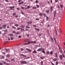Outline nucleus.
<instances>
[{
	"label": "nucleus",
	"instance_id": "obj_1",
	"mask_svg": "<svg viewBox=\"0 0 65 65\" xmlns=\"http://www.w3.org/2000/svg\"><path fill=\"white\" fill-rule=\"evenodd\" d=\"M36 42L35 41H31L30 42L28 41L27 43H24L23 45H28L30 43H36Z\"/></svg>",
	"mask_w": 65,
	"mask_h": 65
},
{
	"label": "nucleus",
	"instance_id": "obj_2",
	"mask_svg": "<svg viewBox=\"0 0 65 65\" xmlns=\"http://www.w3.org/2000/svg\"><path fill=\"white\" fill-rule=\"evenodd\" d=\"M21 63L22 64H27V62L25 61H21Z\"/></svg>",
	"mask_w": 65,
	"mask_h": 65
},
{
	"label": "nucleus",
	"instance_id": "obj_3",
	"mask_svg": "<svg viewBox=\"0 0 65 65\" xmlns=\"http://www.w3.org/2000/svg\"><path fill=\"white\" fill-rule=\"evenodd\" d=\"M57 13V12L56 11H55L54 12V17H56V13Z\"/></svg>",
	"mask_w": 65,
	"mask_h": 65
},
{
	"label": "nucleus",
	"instance_id": "obj_4",
	"mask_svg": "<svg viewBox=\"0 0 65 65\" xmlns=\"http://www.w3.org/2000/svg\"><path fill=\"white\" fill-rule=\"evenodd\" d=\"M26 50H27V51H28L29 53H31L32 51L31 50L28 48H26Z\"/></svg>",
	"mask_w": 65,
	"mask_h": 65
},
{
	"label": "nucleus",
	"instance_id": "obj_5",
	"mask_svg": "<svg viewBox=\"0 0 65 65\" xmlns=\"http://www.w3.org/2000/svg\"><path fill=\"white\" fill-rule=\"evenodd\" d=\"M43 49V48H39L37 50V51H38V52H40V51H42Z\"/></svg>",
	"mask_w": 65,
	"mask_h": 65
},
{
	"label": "nucleus",
	"instance_id": "obj_6",
	"mask_svg": "<svg viewBox=\"0 0 65 65\" xmlns=\"http://www.w3.org/2000/svg\"><path fill=\"white\" fill-rule=\"evenodd\" d=\"M59 49L60 52L61 53H62V50H61V48L60 47H59Z\"/></svg>",
	"mask_w": 65,
	"mask_h": 65
},
{
	"label": "nucleus",
	"instance_id": "obj_7",
	"mask_svg": "<svg viewBox=\"0 0 65 65\" xmlns=\"http://www.w3.org/2000/svg\"><path fill=\"white\" fill-rule=\"evenodd\" d=\"M42 53H44V54H45V51H44V48H43V49H42Z\"/></svg>",
	"mask_w": 65,
	"mask_h": 65
},
{
	"label": "nucleus",
	"instance_id": "obj_8",
	"mask_svg": "<svg viewBox=\"0 0 65 65\" xmlns=\"http://www.w3.org/2000/svg\"><path fill=\"white\" fill-rule=\"evenodd\" d=\"M59 57L60 58V60H62L63 59V58L62 57V56L61 55H59Z\"/></svg>",
	"mask_w": 65,
	"mask_h": 65
},
{
	"label": "nucleus",
	"instance_id": "obj_9",
	"mask_svg": "<svg viewBox=\"0 0 65 65\" xmlns=\"http://www.w3.org/2000/svg\"><path fill=\"white\" fill-rule=\"evenodd\" d=\"M6 27V25H4L3 26V28H5V27Z\"/></svg>",
	"mask_w": 65,
	"mask_h": 65
},
{
	"label": "nucleus",
	"instance_id": "obj_10",
	"mask_svg": "<svg viewBox=\"0 0 65 65\" xmlns=\"http://www.w3.org/2000/svg\"><path fill=\"white\" fill-rule=\"evenodd\" d=\"M9 36H13V35L12 34H9Z\"/></svg>",
	"mask_w": 65,
	"mask_h": 65
},
{
	"label": "nucleus",
	"instance_id": "obj_11",
	"mask_svg": "<svg viewBox=\"0 0 65 65\" xmlns=\"http://www.w3.org/2000/svg\"><path fill=\"white\" fill-rule=\"evenodd\" d=\"M9 8H10L11 10H12L13 9L12 8H14V7L13 6V7H9Z\"/></svg>",
	"mask_w": 65,
	"mask_h": 65
},
{
	"label": "nucleus",
	"instance_id": "obj_12",
	"mask_svg": "<svg viewBox=\"0 0 65 65\" xmlns=\"http://www.w3.org/2000/svg\"><path fill=\"white\" fill-rule=\"evenodd\" d=\"M32 53H34V54H36L37 53V52L35 50L34 51L32 52Z\"/></svg>",
	"mask_w": 65,
	"mask_h": 65
},
{
	"label": "nucleus",
	"instance_id": "obj_13",
	"mask_svg": "<svg viewBox=\"0 0 65 65\" xmlns=\"http://www.w3.org/2000/svg\"><path fill=\"white\" fill-rule=\"evenodd\" d=\"M5 50H6V53L8 51H9V49H8V50H7V49H5Z\"/></svg>",
	"mask_w": 65,
	"mask_h": 65
},
{
	"label": "nucleus",
	"instance_id": "obj_14",
	"mask_svg": "<svg viewBox=\"0 0 65 65\" xmlns=\"http://www.w3.org/2000/svg\"><path fill=\"white\" fill-rule=\"evenodd\" d=\"M21 56H23V57H26V55H24L23 54H21Z\"/></svg>",
	"mask_w": 65,
	"mask_h": 65
},
{
	"label": "nucleus",
	"instance_id": "obj_15",
	"mask_svg": "<svg viewBox=\"0 0 65 65\" xmlns=\"http://www.w3.org/2000/svg\"><path fill=\"white\" fill-rule=\"evenodd\" d=\"M55 57L56 58H58V55L57 53H55Z\"/></svg>",
	"mask_w": 65,
	"mask_h": 65
},
{
	"label": "nucleus",
	"instance_id": "obj_16",
	"mask_svg": "<svg viewBox=\"0 0 65 65\" xmlns=\"http://www.w3.org/2000/svg\"><path fill=\"white\" fill-rule=\"evenodd\" d=\"M57 60V58H55L53 59V61H56Z\"/></svg>",
	"mask_w": 65,
	"mask_h": 65
},
{
	"label": "nucleus",
	"instance_id": "obj_17",
	"mask_svg": "<svg viewBox=\"0 0 65 65\" xmlns=\"http://www.w3.org/2000/svg\"><path fill=\"white\" fill-rule=\"evenodd\" d=\"M60 7H61V8H62L64 6L62 4H60Z\"/></svg>",
	"mask_w": 65,
	"mask_h": 65
},
{
	"label": "nucleus",
	"instance_id": "obj_18",
	"mask_svg": "<svg viewBox=\"0 0 65 65\" xmlns=\"http://www.w3.org/2000/svg\"><path fill=\"white\" fill-rule=\"evenodd\" d=\"M46 54L47 55H48L50 54V52L48 51H47L46 53Z\"/></svg>",
	"mask_w": 65,
	"mask_h": 65
},
{
	"label": "nucleus",
	"instance_id": "obj_19",
	"mask_svg": "<svg viewBox=\"0 0 65 65\" xmlns=\"http://www.w3.org/2000/svg\"><path fill=\"white\" fill-rule=\"evenodd\" d=\"M25 26H24L23 25H22L20 27H21V28H24V27Z\"/></svg>",
	"mask_w": 65,
	"mask_h": 65
},
{
	"label": "nucleus",
	"instance_id": "obj_20",
	"mask_svg": "<svg viewBox=\"0 0 65 65\" xmlns=\"http://www.w3.org/2000/svg\"><path fill=\"white\" fill-rule=\"evenodd\" d=\"M10 39L11 40H13V39H14L12 37H10Z\"/></svg>",
	"mask_w": 65,
	"mask_h": 65
},
{
	"label": "nucleus",
	"instance_id": "obj_21",
	"mask_svg": "<svg viewBox=\"0 0 65 65\" xmlns=\"http://www.w3.org/2000/svg\"><path fill=\"white\" fill-rule=\"evenodd\" d=\"M26 28H28L29 29H30V27H29L28 26H26Z\"/></svg>",
	"mask_w": 65,
	"mask_h": 65
},
{
	"label": "nucleus",
	"instance_id": "obj_22",
	"mask_svg": "<svg viewBox=\"0 0 65 65\" xmlns=\"http://www.w3.org/2000/svg\"><path fill=\"white\" fill-rule=\"evenodd\" d=\"M46 21H48V17L47 16L46 17Z\"/></svg>",
	"mask_w": 65,
	"mask_h": 65
},
{
	"label": "nucleus",
	"instance_id": "obj_23",
	"mask_svg": "<svg viewBox=\"0 0 65 65\" xmlns=\"http://www.w3.org/2000/svg\"><path fill=\"white\" fill-rule=\"evenodd\" d=\"M35 30H37V31H39V29L36 28H35Z\"/></svg>",
	"mask_w": 65,
	"mask_h": 65
},
{
	"label": "nucleus",
	"instance_id": "obj_24",
	"mask_svg": "<svg viewBox=\"0 0 65 65\" xmlns=\"http://www.w3.org/2000/svg\"><path fill=\"white\" fill-rule=\"evenodd\" d=\"M45 57V56L43 57H41V58L42 59H44V58Z\"/></svg>",
	"mask_w": 65,
	"mask_h": 65
},
{
	"label": "nucleus",
	"instance_id": "obj_25",
	"mask_svg": "<svg viewBox=\"0 0 65 65\" xmlns=\"http://www.w3.org/2000/svg\"><path fill=\"white\" fill-rule=\"evenodd\" d=\"M32 22H31V21H30L29 22H28L27 23L28 24H31V23H32Z\"/></svg>",
	"mask_w": 65,
	"mask_h": 65
},
{
	"label": "nucleus",
	"instance_id": "obj_26",
	"mask_svg": "<svg viewBox=\"0 0 65 65\" xmlns=\"http://www.w3.org/2000/svg\"><path fill=\"white\" fill-rule=\"evenodd\" d=\"M43 62L42 61L41 62V65H43Z\"/></svg>",
	"mask_w": 65,
	"mask_h": 65
},
{
	"label": "nucleus",
	"instance_id": "obj_27",
	"mask_svg": "<svg viewBox=\"0 0 65 65\" xmlns=\"http://www.w3.org/2000/svg\"><path fill=\"white\" fill-rule=\"evenodd\" d=\"M1 59H4V57L3 56H2L1 57Z\"/></svg>",
	"mask_w": 65,
	"mask_h": 65
},
{
	"label": "nucleus",
	"instance_id": "obj_28",
	"mask_svg": "<svg viewBox=\"0 0 65 65\" xmlns=\"http://www.w3.org/2000/svg\"><path fill=\"white\" fill-rule=\"evenodd\" d=\"M49 12H50V11L49 10H48V11H46V13H48Z\"/></svg>",
	"mask_w": 65,
	"mask_h": 65
},
{
	"label": "nucleus",
	"instance_id": "obj_29",
	"mask_svg": "<svg viewBox=\"0 0 65 65\" xmlns=\"http://www.w3.org/2000/svg\"><path fill=\"white\" fill-rule=\"evenodd\" d=\"M14 26H19V25L18 24H15Z\"/></svg>",
	"mask_w": 65,
	"mask_h": 65
},
{
	"label": "nucleus",
	"instance_id": "obj_30",
	"mask_svg": "<svg viewBox=\"0 0 65 65\" xmlns=\"http://www.w3.org/2000/svg\"><path fill=\"white\" fill-rule=\"evenodd\" d=\"M42 13H41L39 14V15H40V16H42Z\"/></svg>",
	"mask_w": 65,
	"mask_h": 65
},
{
	"label": "nucleus",
	"instance_id": "obj_31",
	"mask_svg": "<svg viewBox=\"0 0 65 65\" xmlns=\"http://www.w3.org/2000/svg\"><path fill=\"white\" fill-rule=\"evenodd\" d=\"M8 40H10V38L9 37H8Z\"/></svg>",
	"mask_w": 65,
	"mask_h": 65
},
{
	"label": "nucleus",
	"instance_id": "obj_32",
	"mask_svg": "<svg viewBox=\"0 0 65 65\" xmlns=\"http://www.w3.org/2000/svg\"><path fill=\"white\" fill-rule=\"evenodd\" d=\"M51 40H52V41H53V38H52V37H51Z\"/></svg>",
	"mask_w": 65,
	"mask_h": 65
},
{
	"label": "nucleus",
	"instance_id": "obj_33",
	"mask_svg": "<svg viewBox=\"0 0 65 65\" xmlns=\"http://www.w3.org/2000/svg\"><path fill=\"white\" fill-rule=\"evenodd\" d=\"M53 54V52L51 51V52H50V55H52V54Z\"/></svg>",
	"mask_w": 65,
	"mask_h": 65
},
{
	"label": "nucleus",
	"instance_id": "obj_34",
	"mask_svg": "<svg viewBox=\"0 0 65 65\" xmlns=\"http://www.w3.org/2000/svg\"><path fill=\"white\" fill-rule=\"evenodd\" d=\"M21 31H24V29L23 28L22 29V28H21Z\"/></svg>",
	"mask_w": 65,
	"mask_h": 65
},
{
	"label": "nucleus",
	"instance_id": "obj_35",
	"mask_svg": "<svg viewBox=\"0 0 65 65\" xmlns=\"http://www.w3.org/2000/svg\"><path fill=\"white\" fill-rule=\"evenodd\" d=\"M37 8L36 7H34L32 8V9H36Z\"/></svg>",
	"mask_w": 65,
	"mask_h": 65
},
{
	"label": "nucleus",
	"instance_id": "obj_36",
	"mask_svg": "<svg viewBox=\"0 0 65 65\" xmlns=\"http://www.w3.org/2000/svg\"><path fill=\"white\" fill-rule=\"evenodd\" d=\"M10 56V55L9 54H8L7 56V57H9Z\"/></svg>",
	"mask_w": 65,
	"mask_h": 65
},
{
	"label": "nucleus",
	"instance_id": "obj_37",
	"mask_svg": "<svg viewBox=\"0 0 65 65\" xmlns=\"http://www.w3.org/2000/svg\"><path fill=\"white\" fill-rule=\"evenodd\" d=\"M21 8L22 9H23V10H24V7H21Z\"/></svg>",
	"mask_w": 65,
	"mask_h": 65
},
{
	"label": "nucleus",
	"instance_id": "obj_38",
	"mask_svg": "<svg viewBox=\"0 0 65 65\" xmlns=\"http://www.w3.org/2000/svg\"><path fill=\"white\" fill-rule=\"evenodd\" d=\"M54 39L55 41H56V38H55V37H54Z\"/></svg>",
	"mask_w": 65,
	"mask_h": 65
},
{
	"label": "nucleus",
	"instance_id": "obj_39",
	"mask_svg": "<svg viewBox=\"0 0 65 65\" xmlns=\"http://www.w3.org/2000/svg\"><path fill=\"white\" fill-rule=\"evenodd\" d=\"M18 38H21V36H18Z\"/></svg>",
	"mask_w": 65,
	"mask_h": 65
},
{
	"label": "nucleus",
	"instance_id": "obj_40",
	"mask_svg": "<svg viewBox=\"0 0 65 65\" xmlns=\"http://www.w3.org/2000/svg\"><path fill=\"white\" fill-rule=\"evenodd\" d=\"M58 0H55V2H58Z\"/></svg>",
	"mask_w": 65,
	"mask_h": 65
},
{
	"label": "nucleus",
	"instance_id": "obj_41",
	"mask_svg": "<svg viewBox=\"0 0 65 65\" xmlns=\"http://www.w3.org/2000/svg\"><path fill=\"white\" fill-rule=\"evenodd\" d=\"M16 14V13H13V15H15Z\"/></svg>",
	"mask_w": 65,
	"mask_h": 65
},
{
	"label": "nucleus",
	"instance_id": "obj_42",
	"mask_svg": "<svg viewBox=\"0 0 65 65\" xmlns=\"http://www.w3.org/2000/svg\"><path fill=\"white\" fill-rule=\"evenodd\" d=\"M16 34L17 35H18V34H19V32H17L16 33Z\"/></svg>",
	"mask_w": 65,
	"mask_h": 65
},
{
	"label": "nucleus",
	"instance_id": "obj_43",
	"mask_svg": "<svg viewBox=\"0 0 65 65\" xmlns=\"http://www.w3.org/2000/svg\"><path fill=\"white\" fill-rule=\"evenodd\" d=\"M26 35H27V36L28 37H29V35L26 34Z\"/></svg>",
	"mask_w": 65,
	"mask_h": 65
},
{
	"label": "nucleus",
	"instance_id": "obj_44",
	"mask_svg": "<svg viewBox=\"0 0 65 65\" xmlns=\"http://www.w3.org/2000/svg\"><path fill=\"white\" fill-rule=\"evenodd\" d=\"M21 29V28H17V30H20Z\"/></svg>",
	"mask_w": 65,
	"mask_h": 65
},
{
	"label": "nucleus",
	"instance_id": "obj_45",
	"mask_svg": "<svg viewBox=\"0 0 65 65\" xmlns=\"http://www.w3.org/2000/svg\"><path fill=\"white\" fill-rule=\"evenodd\" d=\"M41 34H39V36H41Z\"/></svg>",
	"mask_w": 65,
	"mask_h": 65
},
{
	"label": "nucleus",
	"instance_id": "obj_46",
	"mask_svg": "<svg viewBox=\"0 0 65 65\" xmlns=\"http://www.w3.org/2000/svg\"><path fill=\"white\" fill-rule=\"evenodd\" d=\"M52 9H53V7H51V10H52Z\"/></svg>",
	"mask_w": 65,
	"mask_h": 65
},
{
	"label": "nucleus",
	"instance_id": "obj_47",
	"mask_svg": "<svg viewBox=\"0 0 65 65\" xmlns=\"http://www.w3.org/2000/svg\"><path fill=\"white\" fill-rule=\"evenodd\" d=\"M59 31H60V33H62V30H61V29H59Z\"/></svg>",
	"mask_w": 65,
	"mask_h": 65
},
{
	"label": "nucleus",
	"instance_id": "obj_48",
	"mask_svg": "<svg viewBox=\"0 0 65 65\" xmlns=\"http://www.w3.org/2000/svg\"><path fill=\"white\" fill-rule=\"evenodd\" d=\"M27 8H30V7L29 6H27Z\"/></svg>",
	"mask_w": 65,
	"mask_h": 65
},
{
	"label": "nucleus",
	"instance_id": "obj_49",
	"mask_svg": "<svg viewBox=\"0 0 65 65\" xmlns=\"http://www.w3.org/2000/svg\"><path fill=\"white\" fill-rule=\"evenodd\" d=\"M33 26L34 27H36V25H33Z\"/></svg>",
	"mask_w": 65,
	"mask_h": 65
},
{
	"label": "nucleus",
	"instance_id": "obj_50",
	"mask_svg": "<svg viewBox=\"0 0 65 65\" xmlns=\"http://www.w3.org/2000/svg\"><path fill=\"white\" fill-rule=\"evenodd\" d=\"M36 3H38V1H36Z\"/></svg>",
	"mask_w": 65,
	"mask_h": 65
},
{
	"label": "nucleus",
	"instance_id": "obj_51",
	"mask_svg": "<svg viewBox=\"0 0 65 65\" xmlns=\"http://www.w3.org/2000/svg\"><path fill=\"white\" fill-rule=\"evenodd\" d=\"M12 28H13V29H16V28L14 27H12Z\"/></svg>",
	"mask_w": 65,
	"mask_h": 65
},
{
	"label": "nucleus",
	"instance_id": "obj_52",
	"mask_svg": "<svg viewBox=\"0 0 65 65\" xmlns=\"http://www.w3.org/2000/svg\"><path fill=\"white\" fill-rule=\"evenodd\" d=\"M37 8H39V5H37Z\"/></svg>",
	"mask_w": 65,
	"mask_h": 65
},
{
	"label": "nucleus",
	"instance_id": "obj_53",
	"mask_svg": "<svg viewBox=\"0 0 65 65\" xmlns=\"http://www.w3.org/2000/svg\"><path fill=\"white\" fill-rule=\"evenodd\" d=\"M21 4H24V2H23V1H22V2H21Z\"/></svg>",
	"mask_w": 65,
	"mask_h": 65
},
{
	"label": "nucleus",
	"instance_id": "obj_54",
	"mask_svg": "<svg viewBox=\"0 0 65 65\" xmlns=\"http://www.w3.org/2000/svg\"><path fill=\"white\" fill-rule=\"evenodd\" d=\"M62 56L63 57V58H65V56H64V54H62Z\"/></svg>",
	"mask_w": 65,
	"mask_h": 65
},
{
	"label": "nucleus",
	"instance_id": "obj_55",
	"mask_svg": "<svg viewBox=\"0 0 65 65\" xmlns=\"http://www.w3.org/2000/svg\"><path fill=\"white\" fill-rule=\"evenodd\" d=\"M58 62H56V65H58Z\"/></svg>",
	"mask_w": 65,
	"mask_h": 65
},
{
	"label": "nucleus",
	"instance_id": "obj_56",
	"mask_svg": "<svg viewBox=\"0 0 65 65\" xmlns=\"http://www.w3.org/2000/svg\"><path fill=\"white\" fill-rule=\"evenodd\" d=\"M21 13H22V14H24V13H23V12H21Z\"/></svg>",
	"mask_w": 65,
	"mask_h": 65
},
{
	"label": "nucleus",
	"instance_id": "obj_57",
	"mask_svg": "<svg viewBox=\"0 0 65 65\" xmlns=\"http://www.w3.org/2000/svg\"><path fill=\"white\" fill-rule=\"evenodd\" d=\"M51 63L52 64V65H54V63H53V62H51Z\"/></svg>",
	"mask_w": 65,
	"mask_h": 65
},
{
	"label": "nucleus",
	"instance_id": "obj_58",
	"mask_svg": "<svg viewBox=\"0 0 65 65\" xmlns=\"http://www.w3.org/2000/svg\"><path fill=\"white\" fill-rule=\"evenodd\" d=\"M13 33H14L15 34L16 32H15V31H13Z\"/></svg>",
	"mask_w": 65,
	"mask_h": 65
},
{
	"label": "nucleus",
	"instance_id": "obj_59",
	"mask_svg": "<svg viewBox=\"0 0 65 65\" xmlns=\"http://www.w3.org/2000/svg\"><path fill=\"white\" fill-rule=\"evenodd\" d=\"M2 53L3 54H5V53L4 52H2Z\"/></svg>",
	"mask_w": 65,
	"mask_h": 65
},
{
	"label": "nucleus",
	"instance_id": "obj_60",
	"mask_svg": "<svg viewBox=\"0 0 65 65\" xmlns=\"http://www.w3.org/2000/svg\"><path fill=\"white\" fill-rule=\"evenodd\" d=\"M5 1L6 2H8V0H6Z\"/></svg>",
	"mask_w": 65,
	"mask_h": 65
},
{
	"label": "nucleus",
	"instance_id": "obj_61",
	"mask_svg": "<svg viewBox=\"0 0 65 65\" xmlns=\"http://www.w3.org/2000/svg\"><path fill=\"white\" fill-rule=\"evenodd\" d=\"M43 15H44V16H45V15H46V14H45V13H44V14H43Z\"/></svg>",
	"mask_w": 65,
	"mask_h": 65
},
{
	"label": "nucleus",
	"instance_id": "obj_62",
	"mask_svg": "<svg viewBox=\"0 0 65 65\" xmlns=\"http://www.w3.org/2000/svg\"><path fill=\"white\" fill-rule=\"evenodd\" d=\"M2 63L0 62V65H2Z\"/></svg>",
	"mask_w": 65,
	"mask_h": 65
},
{
	"label": "nucleus",
	"instance_id": "obj_63",
	"mask_svg": "<svg viewBox=\"0 0 65 65\" xmlns=\"http://www.w3.org/2000/svg\"><path fill=\"white\" fill-rule=\"evenodd\" d=\"M29 30V29H25V31H28Z\"/></svg>",
	"mask_w": 65,
	"mask_h": 65
},
{
	"label": "nucleus",
	"instance_id": "obj_64",
	"mask_svg": "<svg viewBox=\"0 0 65 65\" xmlns=\"http://www.w3.org/2000/svg\"><path fill=\"white\" fill-rule=\"evenodd\" d=\"M3 63L4 64H5V62H4V61H3Z\"/></svg>",
	"mask_w": 65,
	"mask_h": 65
}]
</instances>
